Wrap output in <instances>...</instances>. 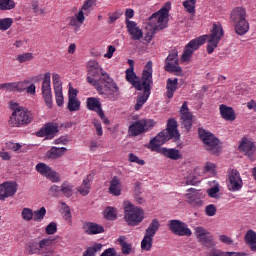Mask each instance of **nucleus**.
<instances>
[{"instance_id":"obj_9","label":"nucleus","mask_w":256,"mask_h":256,"mask_svg":"<svg viewBox=\"0 0 256 256\" xmlns=\"http://www.w3.org/2000/svg\"><path fill=\"white\" fill-rule=\"evenodd\" d=\"M223 35V26L220 24H213L211 34L206 35L208 39L207 53H209V55L215 51L216 47L219 45V41L223 38Z\"/></svg>"},{"instance_id":"obj_62","label":"nucleus","mask_w":256,"mask_h":256,"mask_svg":"<svg viewBox=\"0 0 256 256\" xmlns=\"http://www.w3.org/2000/svg\"><path fill=\"white\" fill-rule=\"evenodd\" d=\"M77 93H79V90L73 88V86L69 84L68 99H77Z\"/></svg>"},{"instance_id":"obj_54","label":"nucleus","mask_w":256,"mask_h":256,"mask_svg":"<svg viewBox=\"0 0 256 256\" xmlns=\"http://www.w3.org/2000/svg\"><path fill=\"white\" fill-rule=\"evenodd\" d=\"M48 193L50 197H59V194L61 193V186L59 187L58 185H52L49 188Z\"/></svg>"},{"instance_id":"obj_19","label":"nucleus","mask_w":256,"mask_h":256,"mask_svg":"<svg viewBox=\"0 0 256 256\" xmlns=\"http://www.w3.org/2000/svg\"><path fill=\"white\" fill-rule=\"evenodd\" d=\"M36 171L40 173V175H43V177H46L51 181L52 183H59L61 181V178L57 173L53 170L52 167H49V165L41 162L36 165Z\"/></svg>"},{"instance_id":"obj_56","label":"nucleus","mask_w":256,"mask_h":256,"mask_svg":"<svg viewBox=\"0 0 256 256\" xmlns=\"http://www.w3.org/2000/svg\"><path fill=\"white\" fill-rule=\"evenodd\" d=\"M47 235H55L57 233V223L51 222L45 229Z\"/></svg>"},{"instance_id":"obj_20","label":"nucleus","mask_w":256,"mask_h":256,"mask_svg":"<svg viewBox=\"0 0 256 256\" xmlns=\"http://www.w3.org/2000/svg\"><path fill=\"white\" fill-rule=\"evenodd\" d=\"M179 115L182 127H185L186 131H191V127H193V114L189 111L187 102L182 104Z\"/></svg>"},{"instance_id":"obj_41","label":"nucleus","mask_w":256,"mask_h":256,"mask_svg":"<svg viewBox=\"0 0 256 256\" xmlns=\"http://www.w3.org/2000/svg\"><path fill=\"white\" fill-rule=\"evenodd\" d=\"M245 241L249 245L251 251L256 252V233L253 230H248L245 234Z\"/></svg>"},{"instance_id":"obj_6","label":"nucleus","mask_w":256,"mask_h":256,"mask_svg":"<svg viewBox=\"0 0 256 256\" xmlns=\"http://www.w3.org/2000/svg\"><path fill=\"white\" fill-rule=\"evenodd\" d=\"M53 243V240L49 238H44L39 242L32 240L26 245V249L30 255H43V256H53V250L49 246Z\"/></svg>"},{"instance_id":"obj_28","label":"nucleus","mask_w":256,"mask_h":256,"mask_svg":"<svg viewBox=\"0 0 256 256\" xmlns=\"http://www.w3.org/2000/svg\"><path fill=\"white\" fill-rule=\"evenodd\" d=\"M142 85H153V62L148 61L141 76Z\"/></svg>"},{"instance_id":"obj_31","label":"nucleus","mask_w":256,"mask_h":256,"mask_svg":"<svg viewBox=\"0 0 256 256\" xmlns=\"http://www.w3.org/2000/svg\"><path fill=\"white\" fill-rule=\"evenodd\" d=\"M83 229L87 235H99V233H105V228L95 222H86L83 225Z\"/></svg>"},{"instance_id":"obj_37","label":"nucleus","mask_w":256,"mask_h":256,"mask_svg":"<svg viewBox=\"0 0 256 256\" xmlns=\"http://www.w3.org/2000/svg\"><path fill=\"white\" fill-rule=\"evenodd\" d=\"M178 85H179V79H177V78H174V79L169 78L167 80L166 96L168 97V99H173V95H175V91H177Z\"/></svg>"},{"instance_id":"obj_17","label":"nucleus","mask_w":256,"mask_h":256,"mask_svg":"<svg viewBox=\"0 0 256 256\" xmlns=\"http://www.w3.org/2000/svg\"><path fill=\"white\" fill-rule=\"evenodd\" d=\"M185 198L188 205L192 207H203V192L195 188H190L186 191Z\"/></svg>"},{"instance_id":"obj_11","label":"nucleus","mask_w":256,"mask_h":256,"mask_svg":"<svg viewBox=\"0 0 256 256\" xmlns=\"http://www.w3.org/2000/svg\"><path fill=\"white\" fill-rule=\"evenodd\" d=\"M207 42V35H202L196 39L191 40L185 47V50L181 56V61H189L194 51H197L201 45H205Z\"/></svg>"},{"instance_id":"obj_23","label":"nucleus","mask_w":256,"mask_h":256,"mask_svg":"<svg viewBox=\"0 0 256 256\" xmlns=\"http://www.w3.org/2000/svg\"><path fill=\"white\" fill-rule=\"evenodd\" d=\"M52 83L54 87L55 99L58 107H63V82H61V76L59 74L52 75Z\"/></svg>"},{"instance_id":"obj_14","label":"nucleus","mask_w":256,"mask_h":256,"mask_svg":"<svg viewBox=\"0 0 256 256\" xmlns=\"http://www.w3.org/2000/svg\"><path fill=\"white\" fill-rule=\"evenodd\" d=\"M42 97L49 109L53 107V94L51 92V72L44 74L42 81Z\"/></svg>"},{"instance_id":"obj_29","label":"nucleus","mask_w":256,"mask_h":256,"mask_svg":"<svg viewBox=\"0 0 256 256\" xmlns=\"http://www.w3.org/2000/svg\"><path fill=\"white\" fill-rule=\"evenodd\" d=\"M143 87V95L138 96L137 98V102L134 106L135 111H139L141 109V107H143V105H145V103H147V99H149V95H151V86L147 85V84H142Z\"/></svg>"},{"instance_id":"obj_21","label":"nucleus","mask_w":256,"mask_h":256,"mask_svg":"<svg viewBox=\"0 0 256 256\" xmlns=\"http://www.w3.org/2000/svg\"><path fill=\"white\" fill-rule=\"evenodd\" d=\"M170 139L175 138L163 130L150 141L148 149H151V151H159V149H161V145H165L166 141H169Z\"/></svg>"},{"instance_id":"obj_43","label":"nucleus","mask_w":256,"mask_h":256,"mask_svg":"<svg viewBox=\"0 0 256 256\" xmlns=\"http://www.w3.org/2000/svg\"><path fill=\"white\" fill-rule=\"evenodd\" d=\"M198 239H199V243H202L204 245V247H207L208 249L211 247H215V242L213 241V236L209 232Z\"/></svg>"},{"instance_id":"obj_27","label":"nucleus","mask_w":256,"mask_h":256,"mask_svg":"<svg viewBox=\"0 0 256 256\" xmlns=\"http://www.w3.org/2000/svg\"><path fill=\"white\" fill-rule=\"evenodd\" d=\"M126 27L133 41H139L143 39V30L137 27V22L126 20Z\"/></svg>"},{"instance_id":"obj_10","label":"nucleus","mask_w":256,"mask_h":256,"mask_svg":"<svg viewBox=\"0 0 256 256\" xmlns=\"http://www.w3.org/2000/svg\"><path fill=\"white\" fill-rule=\"evenodd\" d=\"M164 69L168 73H177V75H181V73H183V69L179 66V52L177 49L169 52V55L165 60Z\"/></svg>"},{"instance_id":"obj_3","label":"nucleus","mask_w":256,"mask_h":256,"mask_svg":"<svg viewBox=\"0 0 256 256\" xmlns=\"http://www.w3.org/2000/svg\"><path fill=\"white\" fill-rule=\"evenodd\" d=\"M145 219V211L131 202H124V220L129 227H137L143 223Z\"/></svg>"},{"instance_id":"obj_60","label":"nucleus","mask_w":256,"mask_h":256,"mask_svg":"<svg viewBox=\"0 0 256 256\" xmlns=\"http://www.w3.org/2000/svg\"><path fill=\"white\" fill-rule=\"evenodd\" d=\"M130 163H137L138 165H145V160L139 159L137 155L130 153L129 154Z\"/></svg>"},{"instance_id":"obj_12","label":"nucleus","mask_w":256,"mask_h":256,"mask_svg":"<svg viewBox=\"0 0 256 256\" xmlns=\"http://www.w3.org/2000/svg\"><path fill=\"white\" fill-rule=\"evenodd\" d=\"M153 127H155V121L153 120H138L129 126L128 133L131 137H137V135H141V133H145Z\"/></svg>"},{"instance_id":"obj_45","label":"nucleus","mask_w":256,"mask_h":256,"mask_svg":"<svg viewBox=\"0 0 256 256\" xmlns=\"http://www.w3.org/2000/svg\"><path fill=\"white\" fill-rule=\"evenodd\" d=\"M15 7L13 0H0V11H11Z\"/></svg>"},{"instance_id":"obj_2","label":"nucleus","mask_w":256,"mask_h":256,"mask_svg":"<svg viewBox=\"0 0 256 256\" xmlns=\"http://www.w3.org/2000/svg\"><path fill=\"white\" fill-rule=\"evenodd\" d=\"M87 81L93 87H96L98 93H103V81L109 77V74L103 70L99 62L95 60H90L87 63Z\"/></svg>"},{"instance_id":"obj_26","label":"nucleus","mask_w":256,"mask_h":256,"mask_svg":"<svg viewBox=\"0 0 256 256\" xmlns=\"http://www.w3.org/2000/svg\"><path fill=\"white\" fill-rule=\"evenodd\" d=\"M97 0H86L79 12L76 14L78 23H85V15H89L93 11V6Z\"/></svg>"},{"instance_id":"obj_42","label":"nucleus","mask_w":256,"mask_h":256,"mask_svg":"<svg viewBox=\"0 0 256 256\" xmlns=\"http://www.w3.org/2000/svg\"><path fill=\"white\" fill-rule=\"evenodd\" d=\"M77 191L83 197H86V195H89L91 191V182H89V179H84L82 184L77 188Z\"/></svg>"},{"instance_id":"obj_51","label":"nucleus","mask_w":256,"mask_h":256,"mask_svg":"<svg viewBox=\"0 0 256 256\" xmlns=\"http://www.w3.org/2000/svg\"><path fill=\"white\" fill-rule=\"evenodd\" d=\"M69 21V25H71V27H74L75 31H79V29H81V25H83V23H80L77 19V14H75V16L70 17Z\"/></svg>"},{"instance_id":"obj_13","label":"nucleus","mask_w":256,"mask_h":256,"mask_svg":"<svg viewBox=\"0 0 256 256\" xmlns=\"http://www.w3.org/2000/svg\"><path fill=\"white\" fill-rule=\"evenodd\" d=\"M168 227L171 233L178 235V237H191L193 235L187 224L180 220H170Z\"/></svg>"},{"instance_id":"obj_1","label":"nucleus","mask_w":256,"mask_h":256,"mask_svg":"<svg viewBox=\"0 0 256 256\" xmlns=\"http://www.w3.org/2000/svg\"><path fill=\"white\" fill-rule=\"evenodd\" d=\"M171 10V2H166L158 12L152 14L149 18L150 24L146 27L148 32L145 34V41L151 43V39L156 35L157 31H163L167 27L169 21V11Z\"/></svg>"},{"instance_id":"obj_61","label":"nucleus","mask_w":256,"mask_h":256,"mask_svg":"<svg viewBox=\"0 0 256 256\" xmlns=\"http://www.w3.org/2000/svg\"><path fill=\"white\" fill-rule=\"evenodd\" d=\"M208 233L209 231L205 230V228L201 226L195 228V234L198 239H200V237H205Z\"/></svg>"},{"instance_id":"obj_44","label":"nucleus","mask_w":256,"mask_h":256,"mask_svg":"<svg viewBox=\"0 0 256 256\" xmlns=\"http://www.w3.org/2000/svg\"><path fill=\"white\" fill-rule=\"evenodd\" d=\"M67 109L71 112L79 111V109H81V102L77 100V98H68Z\"/></svg>"},{"instance_id":"obj_39","label":"nucleus","mask_w":256,"mask_h":256,"mask_svg":"<svg viewBox=\"0 0 256 256\" xmlns=\"http://www.w3.org/2000/svg\"><path fill=\"white\" fill-rule=\"evenodd\" d=\"M117 241L121 247V251H122L123 255H131V251H133V246H131V244L127 243V237L120 236L117 239Z\"/></svg>"},{"instance_id":"obj_7","label":"nucleus","mask_w":256,"mask_h":256,"mask_svg":"<svg viewBox=\"0 0 256 256\" xmlns=\"http://www.w3.org/2000/svg\"><path fill=\"white\" fill-rule=\"evenodd\" d=\"M33 121V114L23 107L16 108L8 121L10 127H22V125H29Z\"/></svg>"},{"instance_id":"obj_34","label":"nucleus","mask_w":256,"mask_h":256,"mask_svg":"<svg viewBox=\"0 0 256 256\" xmlns=\"http://www.w3.org/2000/svg\"><path fill=\"white\" fill-rule=\"evenodd\" d=\"M220 114L222 119H225V121H235V119H237L235 110L225 104L220 105Z\"/></svg>"},{"instance_id":"obj_38","label":"nucleus","mask_w":256,"mask_h":256,"mask_svg":"<svg viewBox=\"0 0 256 256\" xmlns=\"http://www.w3.org/2000/svg\"><path fill=\"white\" fill-rule=\"evenodd\" d=\"M67 153V148L65 147H52L48 152H47V157L48 159H59L60 157H63Z\"/></svg>"},{"instance_id":"obj_57","label":"nucleus","mask_w":256,"mask_h":256,"mask_svg":"<svg viewBox=\"0 0 256 256\" xmlns=\"http://www.w3.org/2000/svg\"><path fill=\"white\" fill-rule=\"evenodd\" d=\"M205 213L208 217L215 216V214L217 213V207L215 206V204H210L206 206Z\"/></svg>"},{"instance_id":"obj_18","label":"nucleus","mask_w":256,"mask_h":256,"mask_svg":"<svg viewBox=\"0 0 256 256\" xmlns=\"http://www.w3.org/2000/svg\"><path fill=\"white\" fill-rule=\"evenodd\" d=\"M228 184L227 187L229 191L236 193V191H241L243 188V179H241V174L237 170H231L228 173Z\"/></svg>"},{"instance_id":"obj_24","label":"nucleus","mask_w":256,"mask_h":256,"mask_svg":"<svg viewBox=\"0 0 256 256\" xmlns=\"http://www.w3.org/2000/svg\"><path fill=\"white\" fill-rule=\"evenodd\" d=\"M56 133H59V124L49 122L36 132V137H48L49 139H53Z\"/></svg>"},{"instance_id":"obj_58","label":"nucleus","mask_w":256,"mask_h":256,"mask_svg":"<svg viewBox=\"0 0 256 256\" xmlns=\"http://www.w3.org/2000/svg\"><path fill=\"white\" fill-rule=\"evenodd\" d=\"M121 15H123V12L121 11H116L112 14H109V18H108L109 25H113V23H115V21H117V19H119Z\"/></svg>"},{"instance_id":"obj_40","label":"nucleus","mask_w":256,"mask_h":256,"mask_svg":"<svg viewBox=\"0 0 256 256\" xmlns=\"http://www.w3.org/2000/svg\"><path fill=\"white\" fill-rule=\"evenodd\" d=\"M86 103L87 109H89V111H95L97 113L102 109L101 101H99V98L89 97Z\"/></svg>"},{"instance_id":"obj_36","label":"nucleus","mask_w":256,"mask_h":256,"mask_svg":"<svg viewBox=\"0 0 256 256\" xmlns=\"http://www.w3.org/2000/svg\"><path fill=\"white\" fill-rule=\"evenodd\" d=\"M0 89L2 91H9V92H13V91H18L19 93L25 91V89H27V86H23V83H3L0 84Z\"/></svg>"},{"instance_id":"obj_55","label":"nucleus","mask_w":256,"mask_h":256,"mask_svg":"<svg viewBox=\"0 0 256 256\" xmlns=\"http://www.w3.org/2000/svg\"><path fill=\"white\" fill-rule=\"evenodd\" d=\"M92 124L94 125L98 137L103 136V126L101 125V122L98 119H93Z\"/></svg>"},{"instance_id":"obj_53","label":"nucleus","mask_w":256,"mask_h":256,"mask_svg":"<svg viewBox=\"0 0 256 256\" xmlns=\"http://www.w3.org/2000/svg\"><path fill=\"white\" fill-rule=\"evenodd\" d=\"M33 59V53H24L22 55H18L16 61L19 63H25L27 61H31Z\"/></svg>"},{"instance_id":"obj_30","label":"nucleus","mask_w":256,"mask_h":256,"mask_svg":"<svg viewBox=\"0 0 256 256\" xmlns=\"http://www.w3.org/2000/svg\"><path fill=\"white\" fill-rule=\"evenodd\" d=\"M126 81L132 84L137 91H143V81L139 80L135 70H126Z\"/></svg>"},{"instance_id":"obj_50","label":"nucleus","mask_w":256,"mask_h":256,"mask_svg":"<svg viewBox=\"0 0 256 256\" xmlns=\"http://www.w3.org/2000/svg\"><path fill=\"white\" fill-rule=\"evenodd\" d=\"M195 5V2H189L187 0L183 2L184 9H186L187 13H190V15H195Z\"/></svg>"},{"instance_id":"obj_46","label":"nucleus","mask_w":256,"mask_h":256,"mask_svg":"<svg viewBox=\"0 0 256 256\" xmlns=\"http://www.w3.org/2000/svg\"><path fill=\"white\" fill-rule=\"evenodd\" d=\"M60 191L63 193L64 197H73V186L67 184V183H62L60 186Z\"/></svg>"},{"instance_id":"obj_8","label":"nucleus","mask_w":256,"mask_h":256,"mask_svg":"<svg viewBox=\"0 0 256 256\" xmlns=\"http://www.w3.org/2000/svg\"><path fill=\"white\" fill-rule=\"evenodd\" d=\"M159 227H161L159 220L153 219L147 227L144 238L141 242V249L143 251H151V247H153V238L157 231H159Z\"/></svg>"},{"instance_id":"obj_63","label":"nucleus","mask_w":256,"mask_h":256,"mask_svg":"<svg viewBox=\"0 0 256 256\" xmlns=\"http://www.w3.org/2000/svg\"><path fill=\"white\" fill-rule=\"evenodd\" d=\"M103 256H121V254L117 253L115 248H108L103 251L102 253Z\"/></svg>"},{"instance_id":"obj_32","label":"nucleus","mask_w":256,"mask_h":256,"mask_svg":"<svg viewBox=\"0 0 256 256\" xmlns=\"http://www.w3.org/2000/svg\"><path fill=\"white\" fill-rule=\"evenodd\" d=\"M164 131L168 133L170 137H173L174 141H179V139H181V134H179V130H177V121L175 118L168 119L167 128Z\"/></svg>"},{"instance_id":"obj_49","label":"nucleus","mask_w":256,"mask_h":256,"mask_svg":"<svg viewBox=\"0 0 256 256\" xmlns=\"http://www.w3.org/2000/svg\"><path fill=\"white\" fill-rule=\"evenodd\" d=\"M105 213V217L108 219V221H113L117 219V212L115 211V208L107 207Z\"/></svg>"},{"instance_id":"obj_35","label":"nucleus","mask_w":256,"mask_h":256,"mask_svg":"<svg viewBox=\"0 0 256 256\" xmlns=\"http://www.w3.org/2000/svg\"><path fill=\"white\" fill-rule=\"evenodd\" d=\"M110 195H114V197H119L121 195V179L117 176H114L110 181V187L108 189Z\"/></svg>"},{"instance_id":"obj_48","label":"nucleus","mask_w":256,"mask_h":256,"mask_svg":"<svg viewBox=\"0 0 256 256\" xmlns=\"http://www.w3.org/2000/svg\"><path fill=\"white\" fill-rule=\"evenodd\" d=\"M12 25V18H3L0 20V31H7V29H11Z\"/></svg>"},{"instance_id":"obj_5","label":"nucleus","mask_w":256,"mask_h":256,"mask_svg":"<svg viewBox=\"0 0 256 256\" xmlns=\"http://www.w3.org/2000/svg\"><path fill=\"white\" fill-rule=\"evenodd\" d=\"M246 16L247 12L242 7L232 10L230 19L234 23L235 33L237 35H245L249 31V22L245 19Z\"/></svg>"},{"instance_id":"obj_64","label":"nucleus","mask_w":256,"mask_h":256,"mask_svg":"<svg viewBox=\"0 0 256 256\" xmlns=\"http://www.w3.org/2000/svg\"><path fill=\"white\" fill-rule=\"evenodd\" d=\"M208 256H225V252L221 251L220 249L213 248L209 253Z\"/></svg>"},{"instance_id":"obj_59","label":"nucleus","mask_w":256,"mask_h":256,"mask_svg":"<svg viewBox=\"0 0 256 256\" xmlns=\"http://www.w3.org/2000/svg\"><path fill=\"white\" fill-rule=\"evenodd\" d=\"M207 193L209 197H211L212 199H217L219 197V195H217V193H219V185L211 187L210 189L207 190Z\"/></svg>"},{"instance_id":"obj_15","label":"nucleus","mask_w":256,"mask_h":256,"mask_svg":"<svg viewBox=\"0 0 256 256\" xmlns=\"http://www.w3.org/2000/svg\"><path fill=\"white\" fill-rule=\"evenodd\" d=\"M99 95H113L115 99H119V95H121L119 86L111 76L106 77L105 80L102 81V93H99Z\"/></svg>"},{"instance_id":"obj_25","label":"nucleus","mask_w":256,"mask_h":256,"mask_svg":"<svg viewBox=\"0 0 256 256\" xmlns=\"http://www.w3.org/2000/svg\"><path fill=\"white\" fill-rule=\"evenodd\" d=\"M0 187L2 193V198H0L1 201H5L7 197H13V195L17 193V182L6 181L0 184Z\"/></svg>"},{"instance_id":"obj_4","label":"nucleus","mask_w":256,"mask_h":256,"mask_svg":"<svg viewBox=\"0 0 256 256\" xmlns=\"http://www.w3.org/2000/svg\"><path fill=\"white\" fill-rule=\"evenodd\" d=\"M198 137L204 144L206 151H210L212 155H219V153H221L219 138L215 137L213 133L205 130L204 128H199Z\"/></svg>"},{"instance_id":"obj_52","label":"nucleus","mask_w":256,"mask_h":256,"mask_svg":"<svg viewBox=\"0 0 256 256\" xmlns=\"http://www.w3.org/2000/svg\"><path fill=\"white\" fill-rule=\"evenodd\" d=\"M22 218L24 219V221H31V219H33V210L30 208H24L21 212Z\"/></svg>"},{"instance_id":"obj_22","label":"nucleus","mask_w":256,"mask_h":256,"mask_svg":"<svg viewBox=\"0 0 256 256\" xmlns=\"http://www.w3.org/2000/svg\"><path fill=\"white\" fill-rule=\"evenodd\" d=\"M170 139L175 138L163 130L150 141L148 149H151V151H159V149H161V145H165L166 141H169Z\"/></svg>"},{"instance_id":"obj_33","label":"nucleus","mask_w":256,"mask_h":256,"mask_svg":"<svg viewBox=\"0 0 256 256\" xmlns=\"http://www.w3.org/2000/svg\"><path fill=\"white\" fill-rule=\"evenodd\" d=\"M159 153L168 159H172V161H179V159H182L183 157L181 152L175 148H160Z\"/></svg>"},{"instance_id":"obj_47","label":"nucleus","mask_w":256,"mask_h":256,"mask_svg":"<svg viewBox=\"0 0 256 256\" xmlns=\"http://www.w3.org/2000/svg\"><path fill=\"white\" fill-rule=\"evenodd\" d=\"M33 220L37 222H41L42 219H45V215L47 214V210L45 207H41L39 210L33 212Z\"/></svg>"},{"instance_id":"obj_16","label":"nucleus","mask_w":256,"mask_h":256,"mask_svg":"<svg viewBox=\"0 0 256 256\" xmlns=\"http://www.w3.org/2000/svg\"><path fill=\"white\" fill-rule=\"evenodd\" d=\"M238 150L246 157H248V159H250L251 161L255 159L256 145L255 142L249 140V138H242L238 146Z\"/></svg>"}]
</instances>
